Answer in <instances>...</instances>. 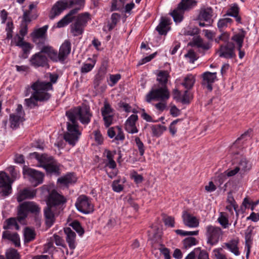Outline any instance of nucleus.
Returning a JSON list of instances; mask_svg holds the SVG:
<instances>
[{
	"label": "nucleus",
	"instance_id": "42",
	"mask_svg": "<svg viewBox=\"0 0 259 259\" xmlns=\"http://www.w3.org/2000/svg\"><path fill=\"white\" fill-rule=\"evenodd\" d=\"M120 14L116 13H114L112 14L111 17V22L109 23L107 25L109 31L112 30L115 27L117 23L120 20Z\"/></svg>",
	"mask_w": 259,
	"mask_h": 259
},
{
	"label": "nucleus",
	"instance_id": "50",
	"mask_svg": "<svg viewBox=\"0 0 259 259\" xmlns=\"http://www.w3.org/2000/svg\"><path fill=\"white\" fill-rule=\"evenodd\" d=\"M218 221L220 225L224 228H227L229 226V221L224 212H221L220 215L218 219Z\"/></svg>",
	"mask_w": 259,
	"mask_h": 259
},
{
	"label": "nucleus",
	"instance_id": "56",
	"mask_svg": "<svg viewBox=\"0 0 259 259\" xmlns=\"http://www.w3.org/2000/svg\"><path fill=\"white\" fill-rule=\"evenodd\" d=\"M192 98L191 94L187 91H186L181 97L180 101L184 104H188L189 103Z\"/></svg>",
	"mask_w": 259,
	"mask_h": 259
},
{
	"label": "nucleus",
	"instance_id": "23",
	"mask_svg": "<svg viewBox=\"0 0 259 259\" xmlns=\"http://www.w3.org/2000/svg\"><path fill=\"white\" fill-rule=\"evenodd\" d=\"M64 233L66 235V240L69 248L73 249L76 247V234L70 228H65L64 229Z\"/></svg>",
	"mask_w": 259,
	"mask_h": 259
},
{
	"label": "nucleus",
	"instance_id": "14",
	"mask_svg": "<svg viewBox=\"0 0 259 259\" xmlns=\"http://www.w3.org/2000/svg\"><path fill=\"white\" fill-rule=\"evenodd\" d=\"M24 115L22 106L21 104L18 105L16 112L10 114V116L11 127L13 128H17L20 124L24 120Z\"/></svg>",
	"mask_w": 259,
	"mask_h": 259
},
{
	"label": "nucleus",
	"instance_id": "12",
	"mask_svg": "<svg viewBox=\"0 0 259 259\" xmlns=\"http://www.w3.org/2000/svg\"><path fill=\"white\" fill-rule=\"evenodd\" d=\"M23 172L34 186L42 183L44 175L42 172L28 167H24Z\"/></svg>",
	"mask_w": 259,
	"mask_h": 259
},
{
	"label": "nucleus",
	"instance_id": "27",
	"mask_svg": "<svg viewBox=\"0 0 259 259\" xmlns=\"http://www.w3.org/2000/svg\"><path fill=\"white\" fill-rule=\"evenodd\" d=\"M24 38L17 34L14 39L15 45L21 48L25 54L29 53L32 48L30 43L23 41Z\"/></svg>",
	"mask_w": 259,
	"mask_h": 259
},
{
	"label": "nucleus",
	"instance_id": "4",
	"mask_svg": "<svg viewBox=\"0 0 259 259\" xmlns=\"http://www.w3.org/2000/svg\"><path fill=\"white\" fill-rule=\"evenodd\" d=\"M68 119L75 120L78 118L82 124H88L92 116L90 107L86 105L78 106L71 109L66 112Z\"/></svg>",
	"mask_w": 259,
	"mask_h": 259
},
{
	"label": "nucleus",
	"instance_id": "8",
	"mask_svg": "<svg viewBox=\"0 0 259 259\" xmlns=\"http://www.w3.org/2000/svg\"><path fill=\"white\" fill-rule=\"evenodd\" d=\"M196 2L194 0H182L176 9L174 10L170 15L176 22H180L183 19L184 11L191 9L196 5Z\"/></svg>",
	"mask_w": 259,
	"mask_h": 259
},
{
	"label": "nucleus",
	"instance_id": "53",
	"mask_svg": "<svg viewBox=\"0 0 259 259\" xmlns=\"http://www.w3.org/2000/svg\"><path fill=\"white\" fill-rule=\"evenodd\" d=\"M104 78V75L100 73L97 74L95 76V78L94 80V86L95 89H97L98 88Z\"/></svg>",
	"mask_w": 259,
	"mask_h": 259
},
{
	"label": "nucleus",
	"instance_id": "37",
	"mask_svg": "<svg viewBox=\"0 0 259 259\" xmlns=\"http://www.w3.org/2000/svg\"><path fill=\"white\" fill-rule=\"evenodd\" d=\"M245 32L244 31H241V32L234 34L231 39L235 41L237 44V48H242L244 38L245 37Z\"/></svg>",
	"mask_w": 259,
	"mask_h": 259
},
{
	"label": "nucleus",
	"instance_id": "39",
	"mask_svg": "<svg viewBox=\"0 0 259 259\" xmlns=\"http://www.w3.org/2000/svg\"><path fill=\"white\" fill-rule=\"evenodd\" d=\"M152 134L155 137H159L166 130V127L161 124L153 125L151 126Z\"/></svg>",
	"mask_w": 259,
	"mask_h": 259
},
{
	"label": "nucleus",
	"instance_id": "9",
	"mask_svg": "<svg viewBox=\"0 0 259 259\" xmlns=\"http://www.w3.org/2000/svg\"><path fill=\"white\" fill-rule=\"evenodd\" d=\"M207 243L210 245L217 244L223 235V231L219 227L209 225L205 227Z\"/></svg>",
	"mask_w": 259,
	"mask_h": 259
},
{
	"label": "nucleus",
	"instance_id": "15",
	"mask_svg": "<svg viewBox=\"0 0 259 259\" xmlns=\"http://www.w3.org/2000/svg\"><path fill=\"white\" fill-rule=\"evenodd\" d=\"M9 177L3 171L0 172V193L7 196L11 193V183Z\"/></svg>",
	"mask_w": 259,
	"mask_h": 259
},
{
	"label": "nucleus",
	"instance_id": "57",
	"mask_svg": "<svg viewBox=\"0 0 259 259\" xmlns=\"http://www.w3.org/2000/svg\"><path fill=\"white\" fill-rule=\"evenodd\" d=\"M28 31L27 24L26 23H21L19 30L20 34H18L20 37L24 38V36L26 35Z\"/></svg>",
	"mask_w": 259,
	"mask_h": 259
},
{
	"label": "nucleus",
	"instance_id": "48",
	"mask_svg": "<svg viewBox=\"0 0 259 259\" xmlns=\"http://www.w3.org/2000/svg\"><path fill=\"white\" fill-rule=\"evenodd\" d=\"M44 168L49 173H58L59 170L58 166L53 161L46 165Z\"/></svg>",
	"mask_w": 259,
	"mask_h": 259
},
{
	"label": "nucleus",
	"instance_id": "18",
	"mask_svg": "<svg viewBox=\"0 0 259 259\" xmlns=\"http://www.w3.org/2000/svg\"><path fill=\"white\" fill-rule=\"evenodd\" d=\"M61 211L48 206L44 209L45 222L48 227H51L55 221V217Z\"/></svg>",
	"mask_w": 259,
	"mask_h": 259
},
{
	"label": "nucleus",
	"instance_id": "38",
	"mask_svg": "<svg viewBox=\"0 0 259 259\" xmlns=\"http://www.w3.org/2000/svg\"><path fill=\"white\" fill-rule=\"evenodd\" d=\"M35 233L33 229L30 228H26L24 231V242L28 243L35 239Z\"/></svg>",
	"mask_w": 259,
	"mask_h": 259
},
{
	"label": "nucleus",
	"instance_id": "43",
	"mask_svg": "<svg viewBox=\"0 0 259 259\" xmlns=\"http://www.w3.org/2000/svg\"><path fill=\"white\" fill-rule=\"evenodd\" d=\"M232 20L231 18H226L220 19L218 22V27L220 31L222 32L224 29L228 27L229 24H231Z\"/></svg>",
	"mask_w": 259,
	"mask_h": 259
},
{
	"label": "nucleus",
	"instance_id": "44",
	"mask_svg": "<svg viewBox=\"0 0 259 259\" xmlns=\"http://www.w3.org/2000/svg\"><path fill=\"white\" fill-rule=\"evenodd\" d=\"M6 259H20V256L17 250L14 248H9L6 253Z\"/></svg>",
	"mask_w": 259,
	"mask_h": 259
},
{
	"label": "nucleus",
	"instance_id": "20",
	"mask_svg": "<svg viewBox=\"0 0 259 259\" xmlns=\"http://www.w3.org/2000/svg\"><path fill=\"white\" fill-rule=\"evenodd\" d=\"M202 77V85L205 86L208 90L211 91L212 84L217 79V73L207 71L203 73Z\"/></svg>",
	"mask_w": 259,
	"mask_h": 259
},
{
	"label": "nucleus",
	"instance_id": "63",
	"mask_svg": "<svg viewBox=\"0 0 259 259\" xmlns=\"http://www.w3.org/2000/svg\"><path fill=\"white\" fill-rule=\"evenodd\" d=\"M121 78V75L120 74H112L110 75V80L111 82L109 84L111 87L114 85L118 80Z\"/></svg>",
	"mask_w": 259,
	"mask_h": 259
},
{
	"label": "nucleus",
	"instance_id": "49",
	"mask_svg": "<svg viewBox=\"0 0 259 259\" xmlns=\"http://www.w3.org/2000/svg\"><path fill=\"white\" fill-rule=\"evenodd\" d=\"M54 241L51 237L47 243H46L44 245V252L47 253L48 252L49 254H52L53 251L55 249V247L54 246Z\"/></svg>",
	"mask_w": 259,
	"mask_h": 259
},
{
	"label": "nucleus",
	"instance_id": "16",
	"mask_svg": "<svg viewBox=\"0 0 259 259\" xmlns=\"http://www.w3.org/2000/svg\"><path fill=\"white\" fill-rule=\"evenodd\" d=\"M69 5L67 0H60L57 1L52 8L49 17L51 19H53L55 17L59 15L63 11L66 10Z\"/></svg>",
	"mask_w": 259,
	"mask_h": 259
},
{
	"label": "nucleus",
	"instance_id": "59",
	"mask_svg": "<svg viewBox=\"0 0 259 259\" xmlns=\"http://www.w3.org/2000/svg\"><path fill=\"white\" fill-rule=\"evenodd\" d=\"M116 130V136L115 139L116 140L122 141L124 139V135L120 127L117 126L115 127Z\"/></svg>",
	"mask_w": 259,
	"mask_h": 259
},
{
	"label": "nucleus",
	"instance_id": "46",
	"mask_svg": "<svg viewBox=\"0 0 259 259\" xmlns=\"http://www.w3.org/2000/svg\"><path fill=\"white\" fill-rule=\"evenodd\" d=\"M198 241L194 237H189L185 238L183 241L184 247L185 248H188L192 246L196 245Z\"/></svg>",
	"mask_w": 259,
	"mask_h": 259
},
{
	"label": "nucleus",
	"instance_id": "1",
	"mask_svg": "<svg viewBox=\"0 0 259 259\" xmlns=\"http://www.w3.org/2000/svg\"><path fill=\"white\" fill-rule=\"evenodd\" d=\"M80 8H75L71 10L61 19L57 24L58 28L64 27L74 20L70 26V33L73 36H77L82 34L84 28L88 22L91 20L90 14L88 12L82 13L77 16L74 15Z\"/></svg>",
	"mask_w": 259,
	"mask_h": 259
},
{
	"label": "nucleus",
	"instance_id": "21",
	"mask_svg": "<svg viewBox=\"0 0 259 259\" xmlns=\"http://www.w3.org/2000/svg\"><path fill=\"white\" fill-rule=\"evenodd\" d=\"M138 119L136 114H132L126 120L125 123V130L128 133L135 134L138 132V130L136 126V122Z\"/></svg>",
	"mask_w": 259,
	"mask_h": 259
},
{
	"label": "nucleus",
	"instance_id": "34",
	"mask_svg": "<svg viewBox=\"0 0 259 259\" xmlns=\"http://www.w3.org/2000/svg\"><path fill=\"white\" fill-rule=\"evenodd\" d=\"M3 228L5 230L15 229L18 230L19 229V226L16 219L14 218H11L5 221Z\"/></svg>",
	"mask_w": 259,
	"mask_h": 259
},
{
	"label": "nucleus",
	"instance_id": "31",
	"mask_svg": "<svg viewBox=\"0 0 259 259\" xmlns=\"http://www.w3.org/2000/svg\"><path fill=\"white\" fill-rule=\"evenodd\" d=\"M77 181V178L73 173H69L58 179V182L60 184L67 186L74 183Z\"/></svg>",
	"mask_w": 259,
	"mask_h": 259
},
{
	"label": "nucleus",
	"instance_id": "36",
	"mask_svg": "<svg viewBox=\"0 0 259 259\" xmlns=\"http://www.w3.org/2000/svg\"><path fill=\"white\" fill-rule=\"evenodd\" d=\"M237 167L241 172H245L251 169V164L246 158L242 157L239 162Z\"/></svg>",
	"mask_w": 259,
	"mask_h": 259
},
{
	"label": "nucleus",
	"instance_id": "45",
	"mask_svg": "<svg viewBox=\"0 0 259 259\" xmlns=\"http://www.w3.org/2000/svg\"><path fill=\"white\" fill-rule=\"evenodd\" d=\"M102 115L113 114V109L110 104L106 100L104 102V106L101 109Z\"/></svg>",
	"mask_w": 259,
	"mask_h": 259
},
{
	"label": "nucleus",
	"instance_id": "47",
	"mask_svg": "<svg viewBox=\"0 0 259 259\" xmlns=\"http://www.w3.org/2000/svg\"><path fill=\"white\" fill-rule=\"evenodd\" d=\"M70 226H71L80 236H82L84 234V230L78 221H74L72 222L70 224Z\"/></svg>",
	"mask_w": 259,
	"mask_h": 259
},
{
	"label": "nucleus",
	"instance_id": "30",
	"mask_svg": "<svg viewBox=\"0 0 259 259\" xmlns=\"http://www.w3.org/2000/svg\"><path fill=\"white\" fill-rule=\"evenodd\" d=\"M30 155L34 156L40 163V166L43 167L53 160V158L52 156H48L45 154L40 155L37 153L34 152Z\"/></svg>",
	"mask_w": 259,
	"mask_h": 259
},
{
	"label": "nucleus",
	"instance_id": "24",
	"mask_svg": "<svg viewBox=\"0 0 259 259\" xmlns=\"http://www.w3.org/2000/svg\"><path fill=\"white\" fill-rule=\"evenodd\" d=\"M170 19L167 17H161L156 30L160 35H165L169 29Z\"/></svg>",
	"mask_w": 259,
	"mask_h": 259
},
{
	"label": "nucleus",
	"instance_id": "55",
	"mask_svg": "<svg viewBox=\"0 0 259 259\" xmlns=\"http://www.w3.org/2000/svg\"><path fill=\"white\" fill-rule=\"evenodd\" d=\"M105 126L108 127L112 123L113 119V114L102 115Z\"/></svg>",
	"mask_w": 259,
	"mask_h": 259
},
{
	"label": "nucleus",
	"instance_id": "28",
	"mask_svg": "<svg viewBox=\"0 0 259 259\" xmlns=\"http://www.w3.org/2000/svg\"><path fill=\"white\" fill-rule=\"evenodd\" d=\"M3 239H6L12 241L16 247L20 246V239L17 233H11L9 231H4L2 235Z\"/></svg>",
	"mask_w": 259,
	"mask_h": 259
},
{
	"label": "nucleus",
	"instance_id": "10",
	"mask_svg": "<svg viewBox=\"0 0 259 259\" xmlns=\"http://www.w3.org/2000/svg\"><path fill=\"white\" fill-rule=\"evenodd\" d=\"M66 201L67 200L64 196L59 194L56 191L53 190L48 196L47 204L53 208L61 211Z\"/></svg>",
	"mask_w": 259,
	"mask_h": 259
},
{
	"label": "nucleus",
	"instance_id": "5",
	"mask_svg": "<svg viewBox=\"0 0 259 259\" xmlns=\"http://www.w3.org/2000/svg\"><path fill=\"white\" fill-rule=\"evenodd\" d=\"M170 97L167 85L161 86L157 84L155 86L146 96V101L150 103L152 100L166 101Z\"/></svg>",
	"mask_w": 259,
	"mask_h": 259
},
{
	"label": "nucleus",
	"instance_id": "51",
	"mask_svg": "<svg viewBox=\"0 0 259 259\" xmlns=\"http://www.w3.org/2000/svg\"><path fill=\"white\" fill-rule=\"evenodd\" d=\"M135 142H136V146H137L138 148V150H139V153H140V155L141 156H143L145 153V146L144 145V144L141 141L140 139L138 137H136L135 138Z\"/></svg>",
	"mask_w": 259,
	"mask_h": 259
},
{
	"label": "nucleus",
	"instance_id": "64",
	"mask_svg": "<svg viewBox=\"0 0 259 259\" xmlns=\"http://www.w3.org/2000/svg\"><path fill=\"white\" fill-rule=\"evenodd\" d=\"M164 223L166 226L174 227L175 225V219L172 217H166L164 219Z\"/></svg>",
	"mask_w": 259,
	"mask_h": 259
},
{
	"label": "nucleus",
	"instance_id": "3",
	"mask_svg": "<svg viewBox=\"0 0 259 259\" xmlns=\"http://www.w3.org/2000/svg\"><path fill=\"white\" fill-rule=\"evenodd\" d=\"M40 52L33 55L29 60L30 64L35 68L45 67L48 65V59L43 55L46 54L52 61H56V54L53 51V48L49 45L38 44Z\"/></svg>",
	"mask_w": 259,
	"mask_h": 259
},
{
	"label": "nucleus",
	"instance_id": "40",
	"mask_svg": "<svg viewBox=\"0 0 259 259\" xmlns=\"http://www.w3.org/2000/svg\"><path fill=\"white\" fill-rule=\"evenodd\" d=\"M195 82L194 76L192 74L187 75L184 79L182 84L187 89H191Z\"/></svg>",
	"mask_w": 259,
	"mask_h": 259
},
{
	"label": "nucleus",
	"instance_id": "61",
	"mask_svg": "<svg viewBox=\"0 0 259 259\" xmlns=\"http://www.w3.org/2000/svg\"><path fill=\"white\" fill-rule=\"evenodd\" d=\"M120 180L114 181L112 184V189L114 191L120 192L123 190V186L119 183Z\"/></svg>",
	"mask_w": 259,
	"mask_h": 259
},
{
	"label": "nucleus",
	"instance_id": "6",
	"mask_svg": "<svg viewBox=\"0 0 259 259\" xmlns=\"http://www.w3.org/2000/svg\"><path fill=\"white\" fill-rule=\"evenodd\" d=\"M40 212V207L34 201H25L20 204L18 209V220L19 221L27 218L28 212L38 215Z\"/></svg>",
	"mask_w": 259,
	"mask_h": 259
},
{
	"label": "nucleus",
	"instance_id": "19",
	"mask_svg": "<svg viewBox=\"0 0 259 259\" xmlns=\"http://www.w3.org/2000/svg\"><path fill=\"white\" fill-rule=\"evenodd\" d=\"M36 190L26 188L19 190L17 194V200L20 202L25 199H32L36 196Z\"/></svg>",
	"mask_w": 259,
	"mask_h": 259
},
{
	"label": "nucleus",
	"instance_id": "35",
	"mask_svg": "<svg viewBox=\"0 0 259 259\" xmlns=\"http://www.w3.org/2000/svg\"><path fill=\"white\" fill-rule=\"evenodd\" d=\"M169 73L167 71L161 70L157 74V80L158 81L160 85H167Z\"/></svg>",
	"mask_w": 259,
	"mask_h": 259
},
{
	"label": "nucleus",
	"instance_id": "60",
	"mask_svg": "<svg viewBox=\"0 0 259 259\" xmlns=\"http://www.w3.org/2000/svg\"><path fill=\"white\" fill-rule=\"evenodd\" d=\"M239 13V7L236 4H234L231 7L227 14L231 16H236Z\"/></svg>",
	"mask_w": 259,
	"mask_h": 259
},
{
	"label": "nucleus",
	"instance_id": "13",
	"mask_svg": "<svg viewBox=\"0 0 259 259\" xmlns=\"http://www.w3.org/2000/svg\"><path fill=\"white\" fill-rule=\"evenodd\" d=\"M217 53L220 57L226 59L235 58V46L232 42H228L226 44L220 46Z\"/></svg>",
	"mask_w": 259,
	"mask_h": 259
},
{
	"label": "nucleus",
	"instance_id": "41",
	"mask_svg": "<svg viewBox=\"0 0 259 259\" xmlns=\"http://www.w3.org/2000/svg\"><path fill=\"white\" fill-rule=\"evenodd\" d=\"M193 43L194 46L198 48H202L203 50H208L210 45L208 43L204 42L202 39L199 36L194 38Z\"/></svg>",
	"mask_w": 259,
	"mask_h": 259
},
{
	"label": "nucleus",
	"instance_id": "54",
	"mask_svg": "<svg viewBox=\"0 0 259 259\" xmlns=\"http://www.w3.org/2000/svg\"><path fill=\"white\" fill-rule=\"evenodd\" d=\"M94 66V64L84 63L80 69V72L82 74H85L92 70Z\"/></svg>",
	"mask_w": 259,
	"mask_h": 259
},
{
	"label": "nucleus",
	"instance_id": "11",
	"mask_svg": "<svg viewBox=\"0 0 259 259\" xmlns=\"http://www.w3.org/2000/svg\"><path fill=\"white\" fill-rule=\"evenodd\" d=\"M75 205L77 209L84 214L90 213L94 211V205L91 199L84 195L77 198Z\"/></svg>",
	"mask_w": 259,
	"mask_h": 259
},
{
	"label": "nucleus",
	"instance_id": "7",
	"mask_svg": "<svg viewBox=\"0 0 259 259\" xmlns=\"http://www.w3.org/2000/svg\"><path fill=\"white\" fill-rule=\"evenodd\" d=\"M69 122L67 123V131L64 135V140L70 145H75L81 135L78 129V124L75 120L69 119Z\"/></svg>",
	"mask_w": 259,
	"mask_h": 259
},
{
	"label": "nucleus",
	"instance_id": "25",
	"mask_svg": "<svg viewBox=\"0 0 259 259\" xmlns=\"http://www.w3.org/2000/svg\"><path fill=\"white\" fill-rule=\"evenodd\" d=\"M48 28V25H45L41 28L35 30L31 34L33 41L37 44H40L37 40L39 39L45 40L46 37V32Z\"/></svg>",
	"mask_w": 259,
	"mask_h": 259
},
{
	"label": "nucleus",
	"instance_id": "58",
	"mask_svg": "<svg viewBox=\"0 0 259 259\" xmlns=\"http://www.w3.org/2000/svg\"><path fill=\"white\" fill-rule=\"evenodd\" d=\"M13 29V24L12 22H8L6 30L7 31V39H11L12 38V32Z\"/></svg>",
	"mask_w": 259,
	"mask_h": 259
},
{
	"label": "nucleus",
	"instance_id": "17",
	"mask_svg": "<svg viewBox=\"0 0 259 259\" xmlns=\"http://www.w3.org/2000/svg\"><path fill=\"white\" fill-rule=\"evenodd\" d=\"M53 51L57 56L56 61H63L71 52V42L69 40H65L60 48L59 54L53 48Z\"/></svg>",
	"mask_w": 259,
	"mask_h": 259
},
{
	"label": "nucleus",
	"instance_id": "22",
	"mask_svg": "<svg viewBox=\"0 0 259 259\" xmlns=\"http://www.w3.org/2000/svg\"><path fill=\"white\" fill-rule=\"evenodd\" d=\"M182 218L184 224L189 227L195 228L199 226V221L197 218L187 211L183 212Z\"/></svg>",
	"mask_w": 259,
	"mask_h": 259
},
{
	"label": "nucleus",
	"instance_id": "2",
	"mask_svg": "<svg viewBox=\"0 0 259 259\" xmlns=\"http://www.w3.org/2000/svg\"><path fill=\"white\" fill-rule=\"evenodd\" d=\"M30 88L33 92L29 98L25 99V105L28 108L36 106L37 101H46L50 98L51 95L48 92L53 90L51 83L38 80L32 83Z\"/></svg>",
	"mask_w": 259,
	"mask_h": 259
},
{
	"label": "nucleus",
	"instance_id": "29",
	"mask_svg": "<svg viewBox=\"0 0 259 259\" xmlns=\"http://www.w3.org/2000/svg\"><path fill=\"white\" fill-rule=\"evenodd\" d=\"M253 227H249L245 231V247L247 249L246 257V258H248L250 248L251 247V244L252 242V233L253 231Z\"/></svg>",
	"mask_w": 259,
	"mask_h": 259
},
{
	"label": "nucleus",
	"instance_id": "26",
	"mask_svg": "<svg viewBox=\"0 0 259 259\" xmlns=\"http://www.w3.org/2000/svg\"><path fill=\"white\" fill-rule=\"evenodd\" d=\"M213 11L210 7H203L200 9L197 19L206 22L209 21L212 16Z\"/></svg>",
	"mask_w": 259,
	"mask_h": 259
},
{
	"label": "nucleus",
	"instance_id": "62",
	"mask_svg": "<svg viewBox=\"0 0 259 259\" xmlns=\"http://www.w3.org/2000/svg\"><path fill=\"white\" fill-rule=\"evenodd\" d=\"M52 238L54 242H55L57 245L65 246L64 241L60 236L54 234Z\"/></svg>",
	"mask_w": 259,
	"mask_h": 259
},
{
	"label": "nucleus",
	"instance_id": "33",
	"mask_svg": "<svg viewBox=\"0 0 259 259\" xmlns=\"http://www.w3.org/2000/svg\"><path fill=\"white\" fill-rule=\"evenodd\" d=\"M239 241L238 239H233L230 240L229 242L226 243L225 246L227 248L233 253L235 255L237 256L240 254L238 244Z\"/></svg>",
	"mask_w": 259,
	"mask_h": 259
},
{
	"label": "nucleus",
	"instance_id": "32",
	"mask_svg": "<svg viewBox=\"0 0 259 259\" xmlns=\"http://www.w3.org/2000/svg\"><path fill=\"white\" fill-rule=\"evenodd\" d=\"M251 132V130H248L242 135H241V136L239 137L231 146V150L232 151H234L236 148H238L239 147H241V146L240 144L241 140L245 141L247 140L248 139H250Z\"/></svg>",
	"mask_w": 259,
	"mask_h": 259
},
{
	"label": "nucleus",
	"instance_id": "52",
	"mask_svg": "<svg viewBox=\"0 0 259 259\" xmlns=\"http://www.w3.org/2000/svg\"><path fill=\"white\" fill-rule=\"evenodd\" d=\"M230 38V34L227 32L222 33V34L217 38L215 39V41L217 43H220V41L222 40L224 42H229Z\"/></svg>",
	"mask_w": 259,
	"mask_h": 259
}]
</instances>
